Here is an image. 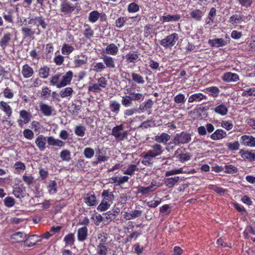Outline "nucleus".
Returning a JSON list of instances; mask_svg holds the SVG:
<instances>
[{
  "mask_svg": "<svg viewBox=\"0 0 255 255\" xmlns=\"http://www.w3.org/2000/svg\"><path fill=\"white\" fill-rule=\"evenodd\" d=\"M191 140L190 134L186 132L176 133L170 144L174 145L184 144L189 143Z\"/></svg>",
  "mask_w": 255,
  "mask_h": 255,
  "instance_id": "obj_1",
  "label": "nucleus"
},
{
  "mask_svg": "<svg viewBox=\"0 0 255 255\" xmlns=\"http://www.w3.org/2000/svg\"><path fill=\"white\" fill-rule=\"evenodd\" d=\"M178 38V35L176 33H173L161 40L160 44L165 48H170L175 44Z\"/></svg>",
  "mask_w": 255,
  "mask_h": 255,
  "instance_id": "obj_2",
  "label": "nucleus"
},
{
  "mask_svg": "<svg viewBox=\"0 0 255 255\" xmlns=\"http://www.w3.org/2000/svg\"><path fill=\"white\" fill-rule=\"evenodd\" d=\"M128 134L127 130H124V126L122 124L117 126L112 129V134L119 140H123L127 138Z\"/></svg>",
  "mask_w": 255,
  "mask_h": 255,
  "instance_id": "obj_3",
  "label": "nucleus"
},
{
  "mask_svg": "<svg viewBox=\"0 0 255 255\" xmlns=\"http://www.w3.org/2000/svg\"><path fill=\"white\" fill-rule=\"evenodd\" d=\"M75 7L67 1H64L60 5V10L64 15H69L75 10Z\"/></svg>",
  "mask_w": 255,
  "mask_h": 255,
  "instance_id": "obj_4",
  "label": "nucleus"
},
{
  "mask_svg": "<svg viewBox=\"0 0 255 255\" xmlns=\"http://www.w3.org/2000/svg\"><path fill=\"white\" fill-rule=\"evenodd\" d=\"M73 77V73L71 71H69L66 74L63 76V78L59 84L57 85V88H60L69 84Z\"/></svg>",
  "mask_w": 255,
  "mask_h": 255,
  "instance_id": "obj_5",
  "label": "nucleus"
},
{
  "mask_svg": "<svg viewBox=\"0 0 255 255\" xmlns=\"http://www.w3.org/2000/svg\"><path fill=\"white\" fill-rule=\"evenodd\" d=\"M39 108L41 113L46 117L50 116L54 110L51 106L43 102H41L39 104Z\"/></svg>",
  "mask_w": 255,
  "mask_h": 255,
  "instance_id": "obj_6",
  "label": "nucleus"
},
{
  "mask_svg": "<svg viewBox=\"0 0 255 255\" xmlns=\"http://www.w3.org/2000/svg\"><path fill=\"white\" fill-rule=\"evenodd\" d=\"M35 237L38 238V236L36 235L28 236L23 232H17V243L24 242V243H25L28 240H32V238Z\"/></svg>",
  "mask_w": 255,
  "mask_h": 255,
  "instance_id": "obj_7",
  "label": "nucleus"
},
{
  "mask_svg": "<svg viewBox=\"0 0 255 255\" xmlns=\"http://www.w3.org/2000/svg\"><path fill=\"white\" fill-rule=\"evenodd\" d=\"M46 141V137L41 134L36 138L35 142L40 151H44L45 149Z\"/></svg>",
  "mask_w": 255,
  "mask_h": 255,
  "instance_id": "obj_8",
  "label": "nucleus"
},
{
  "mask_svg": "<svg viewBox=\"0 0 255 255\" xmlns=\"http://www.w3.org/2000/svg\"><path fill=\"white\" fill-rule=\"evenodd\" d=\"M222 79L226 82H237L239 80V77L237 74L227 72L224 74Z\"/></svg>",
  "mask_w": 255,
  "mask_h": 255,
  "instance_id": "obj_9",
  "label": "nucleus"
},
{
  "mask_svg": "<svg viewBox=\"0 0 255 255\" xmlns=\"http://www.w3.org/2000/svg\"><path fill=\"white\" fill-rule=\"evenodd\" d=\"M88 236V229L86 227L79 228L77 231V238L80 242H83L86 240Z\"/></svg>",
  "mask_w": 255,
  "mask_h": 255,
  "instance_id": "obj_10",
  "label": "nucleus"
},
{
  "mask_svg": "<svg viewBox=\"0 0 255 255\" xmlns=\"http://www.w3.org/2000/svg\"><path fill=\"white\" fill-rule=\"evenodd\" d=\"M47 142L49 146H55L60 147H63L65 144L64 142L60 139H55L53 136L47 137Z\"/></svg>",
  "mask_w": 255,
  "mask_h": 255,
  "instance_id": "obj_11",
  "label": "nucleus"
},
{
  "mask_svg": "<svg viewBox=\"0 0 255 255\" xmlns=\"http://www.w3.org/2000/svg\"><path fill=\"white\" fill-rule=\"evenodd\" d=\"M118 51L119 48L118 46L114 43H111L106 47L103 53L106 54L116 55L118 53Z\"/></svg>",
  "mask_w": 255,
  "mask_h": 255,
  "instance_id": "obj_12",
  "label": "nucleus"
},
{
  "mask_svg": "<svg viewBox=\"0 0 255 255\" xmlns=\"http://www.w3.org/2000/svg\"><path fill=\"white\" fill-rule=\"evenodd\" d=\"M242 144L249 146H255V137L249 135H243L241 137Z\"/></svg>",
  "mask_w": 255,
  "mask_h": 255,
  "instance_id": "obj_13",
  "label": "nucleus"
},
{
  "mask_svg": "<svg viewBox=\"0 0 255 255\" xmlns=\"http://www.w3.org/2000/svg\"><path fill=\"white\" fill-rule=\"evenodd\" d=\"M208 43L212 47H219L225 46L227 43V42L222 38L210 39L209 40Z\"/></svg>",
  "mask_w": 255,
  "mask_h": 255,
  "instance_id": "obj_14",
  "label": "nucleus"
},
{
  "mask_svg": "<svg viewBox=\"0 0 255 255\" xmlns=\"http://www.w3.org/2000/svg\"><path fill=\"white\" fill-rule=\"evenodd\" d=\"M181 18V16L179 14L171 15L168 14L167 15H164L161 17L160 20L162 23L167 22L169 21H177Z\"/></svg>",
  "mask_w": 255,
  "mask_h": 255,
  "instance_id": "obj_15",
  "label": "nucleus"
},
{
  "mask_svg": "<svg viewBox=\"0 0 255 255\" xmlns=\"http://www.w3.org/2000/svg\"><path fill=\"white\" fill-rule=\"evenodd\" d=\"M227 135L226 132L223 129H218L211 135V138L216 140L223 138Z\"/></svg>",
  "mask_w": 255,
  "mask_h": 255,
  "instance_id": "obj_16",
  "label": "nucleus"
},
{
  "mask_svg": "<svg viewBox=\"0 0 255 255\" xmlns=\"http://www.w3.org/2000/svg\"><path fill=\"white\" fill-rule=\"evenodd\" d=\"M84 202L88 206H93L97 204L96 198L94 194H87L84 198Z\"/></svg>",
  "mask_w": 255,
  "mask_h": 255,
  "instance_id": "obj_17",
  "label": "nucleus"
},
{
  "mask_svg": "<svg viewBox=\"0 0 255 255\" xmlns=\"http://www.w3.org/2000/svg\"><path fill=\"white\" fill-rule=\"evenodd\" d=\"M20 116L23 120H20L18 121L19 126L22 127L23 124H26L29 122L30 115L25 111L23 110L20 112Z\"/></svg>",
  "mask_w": 255,
  "mask_h": 255,
  "instance_id": "obj_18",
  "label": "nucleus"
},
{
  "mask_svg": "<svg viewBox=\"0 0 255 255\" xmlns=\"http://www.w3.org/2000/svg\"><path fill=\"white\" fill-rule=\"evenodd\" d=\"M102 196L103 197V200H104V202H107L111 204L113 203L114 196L112 192L107 190H104L103 191Z\"/></svg>",
  "mask_w": 255,
  "mask_h": 255,
  "instance_id": "obj_19",
  "label": "nucleus"
},
{
  "mask_svg": "<svg viewBox=\"0 0 255 255\" xmlns=\"http://www.w3.org/2000/svg\"><path fill=\"white\" fill-rule=\"evenodd\" d=\"M119 212L120 210L118 209L117 210L110 211L104 214V218L107 222H110L115 219Z\"/></svg>",
  "mask_w": 255,
  "mask_h": 255,
  "instance_id": "obj_20",
  "label": "nucleus"
},
{
  "mask_svg": "<svg viewBox=\"0 0 255 255\" xmlns=\"http://www.w3.org/2000/svg\"><path fill=\"white\" fill-rule=\"evenodd\" d=\"M153 148L152 150H149L147 151L150 154H151L154 157L160 155L162 152V147L161 145L158 144H155L152 146Z\"/></svg>",
  "mask_w": 255,
  "mask_h": 255,
  "instance_id": "obj_21",
  "label": "nucleus"
},
{
  "mask_svg": "<svg viewBox=\"0 0 255 255\" xmlns=\"http://www.w3.org/2000/svg\"><path fill=\"white\" fill-rule=\"evenodd\" d=\"M180 149H178L174 153V156L177 157L181 162H184L190 159V156L188 153H182L180 152Z\"/></svg>",
  "mask_w": 255,
  "mask_h": 255,
  "instance_id": "obj_22",
  "label": "nucleus"
},
{
  "mask_svg": "<svg viewBox=\"0 0 255 255\" xmlns=\"http://www.w3.org/2000/svg\"><path fill=\"white\" fill-rule=\"evenodd\" d=\"M179 179L178 176L166 178L164 180V184L168 188H172L177 183Z\"/></svg>",
  "mask_w": 255,
  "mask_h": 255,
  "instance_id": "obj_23",
  "label": "nucleus"
},
{
  "mask_svg": "<svg viewBox=\"0 0 255 255\" xmlns=\"http://www.w3.org/2000/svg\"><path fill=\"white\" fill-rule=\"evenodd\" d=\"M21 73L24 77L29 78L33 75V70L31 67L25 64L22 67Z\"/></svg>",
  "mask_w": 255,
  "mask_h": 255,
  "instance_id": "obj_24",
  "label": "nucleus"
},
{
  "mask_svg": "<svg viewBox=\"0 0 255 255\" xmlns=\"http://www.w3.org/2000/svg\"><path fill=\"white\" fill-rule=\"evenodd\" d=\"M170 138V136L169 134L163 132L159 135L155 136L154 139L157 142L164 143L169 140Z\"/></svg>",
  "mask_w": 255,
  "mask_h": 255,
  "instance_id": "obj_25",
  "label": "nucleus"
},
{
  "mask_svg": "<svg viewBox=\"0 0 255 255\" xmlns=\"http://www.w3.org/2000/svg\"><path fill=\"white\" fill-rule=\"evenodd\" d=\"M103 60L107 67L112 69L115 67L114 59L112 57L105 55L104 56Z\"/></svg>",
  "mask_w": 255,
  "mask_h": 255,
  "instance_id": "obj_26",
  "label": "nucleus"
},
{
  "mask_svg": "<svg viewBox=\"0 0 255 255\" xmlns=\"http://www.w3.org/2000/svg\"><path fill=\"white\" fill-rule=\"evenodd\" d=\"M154 157L150 154L148 151L143 156V159L141 163L145 166H148L153 163L152 159Z\"/></svg>",
  "mask_w": 255,
  "mask_h": 255,
  "instance_id": "obj_27",
  "label": "nucleus"
},
{
  "mask_svg": "<svg viewBox=\"0 0 255 255\" xmlns=\"http://www.w3.org/2000/svg\"><path fill=\"white\" fill-rule=\"evenodd\" d=\"M214 110L216 113L221 116H225L228 113L227 108L225 105L223 104H221L217 106L215 108Z\"/></svg>",
  "mask_w": 255,
  "mask_h": 255,
  "instance_id": "obj_28",
  "label": "nucleus"
},
{
  "mask_svg": "<svg viewBox=\"0 0 255 255\" xmlns=\"http://www.w3.org/2000/svg\"><path fill=\"white\" fill-rule=\"evenodd\" d=\"M87 63V57L85 55L82 56V59H79V56L75 58L74 60V63L76 67H79L86 64Z\"/></svg>",
  "mask_w": 255,
  "mask_h": 255,
  "instance_id": "obj_29",
  "label": "nucleus"
},
{
  "mask_svg": "<svg viewBox=\"0 0 255 255\" xmlns=\"http://www.w3.org/2000/svg\"><path fill=\"white\" fill-rule=\"evenodd\" d=\"M205 98V96L201 93L194 94L191 95L188 99V102H199Z\"/></svg>",
  "mask_w": 255,
  "mask_h": 255,
  "instance_id": "obj_30",
  "label": "nucleus"
},
{
  "mask_svg": "<svg viewBox=\"0 0 255 255\" xmlns=\"http://www.w3.org/2000/svg\"><path fill=\"white\" fill-rule=\"evenodd\" d=\"M64 241L65 243L66 246H72L74 244L75 237L73 233H69L64 238Z\"/></svg>",
  "mask_w": 255,
  "mask_h": 255,
  "instance_id": "obj_31",
  "label": "nucleus"
},
{
  "mask_svg": "<svg viewBox=\"0 0 255 255\" xmlns=\"http://www.w3.org/2000/svg\"><path fill=\"white\" fill-rule=\"evenodd\" d=\"M100 13L97 10H94L90 12L88 20L92 23L96 22L100 18Z\"/></svg>",
  "mask_w": 255,
  "mask_h": 255,
  "instance_id": "obj_32",
  "label": "nucleus"
},
{
  "mask_svg": "<svg viewBox=\"0 0 255 255\" xmlns=\"http://www.w3.org/2000/svg\"><path fill=\"white\" fill-rule=\"evenodd\" d=\"M108 249V247L106 245L98 244L97 247L98 255H107Z\"/></svg>",
  "mask_w": 255,
  "mask_h": 255,
  "instance_id": "obj_33",
  "label": "nucleus"
},
{
  "mask_svg": "<svg viewBox=\"0 0 255 255\" xmlns=\"http://www.w3.org/2000/svg\"><path fill=\"white\" fill-rule=\"evenodd\" d=\"M60 157L63 161H69L71 159L70 152L67 149L62 150L60 153Z\"/></svg>",
  "mask_w": 255,
  "mask_h": 255,
  "instance_id": "obj_34",
  "label": "nucleus"
},
{
  "mask_svg": "<svg viewBox=\"0 0 255 255\" xmlns=\"http://www.w3.org/2000/svg\"><path fill=\"white\" fill-rule=\"evenodd\" d=\"M191 17L199 21L203 15V12L199 9H194L190 13Z\"/></svg>",
  "mask_w": 255,
  "mask_h": 255,
  "instance_id": "obj_35",
  "label": "nucleus"
},
{
  "mask_svg": "<svg viewBox=\"0 0 255 255\" xmlns=\"http://www.w3.org/2000/svg\"><path fill=\"white\" fill-rule=\"evenodd\" d=\"M0 109L5 112L6 115L8 116H10L11 114V110L9 106L5 102L3 101L0 103Z\"/></svg>",
  "mask_w": 255,
  "mask_h": 255,
  "instance_id": "obj_36",
  "label": "nucleus"
},
{
  "mask_svg": "<svg viewBox=\"0 0 255 255\" xmlns=\"http://www.w3.org/2000/svg\"><path fill=\"white\" fill-rule=\"evenodd\" d=\"M73 92V89L70 87H67L60 91L59 95L62 98L70 96Z\"/></svg>",
  "mask_w": 255,
  "mask_h": 255,
  "instance_id": "obj_37",
  "label": "nucleus"
},
{
  "mask_svg": "<svg viewBox=\"0 0 255 255\" xmlns=\"http://www.w3.org/2000/svg\"><path fill=\"white\" fill-rule=\"evenodd\" d=\"M50 69L47 66L41 67L39 70V75L42 78H46L49 73Z\"/></svg>",
  "mask_w": 255,
  "mask_h": 255,
  "instance_id": "obj_38",
  "label": "nucleus"
},
{
  "mask_svg": "<svg viewBox=\"0 0 255 255\" xmlns=\"http://www.w3.org/2000/svg\"><path fill=\"white\" fill-rule=\"evenodd\" d=\"M223 170L229 174H234L238 171V168L232 164L225 165Z\"/></svg>",
  "mask_w": 255,
  "mask_h": 255,
  "instance_id": "obj_39",
  "label": "nucleus"
},
{
  "mask_svg": "<svg viewBox=\"0 0 255 255\" xmlns=\"http://www.w3.org/2000/svg\"><path fill=\"white\" fill-rule=\"evenodd\" d=\"M131 77L132 80L138 84H143L144 83L143 78L138 74L132 73L131 74Z\"/></svg>",
  "mask_w": 255,
  "mask_h": 255,
  "instance_id": "obj_40",
  "label": "nucleus"
},
{
  "mask_svg": "<svg viewBox=\"0 0 255 255\" xmlns=\"http://www.w3.org/2000/svg\"><path fill=\"white\" fill-rule=\"evenodd\" d=\"M153 103L150 99H148L146 102L142 103L139 106V109L142 111L146 110L147 109L151 108Z\"/></svg>",
  "mask_w": 255,
  "mask_h": 255,
  "instance_id": "obj_41",
  "label": "nucleus"
},
{
  "mask_svg": "<svg viewBox=\"0 0 255 255\" xmlns=\"http://www.w3.org/2000/svg\"><path fill=\"white\" fill-rule=\"evenodd\" d=\"M74 49V48L70 45L64 44L61 48V51L64 55H69L73 52Z\"/></svg>",
  "mask_w": 255,
  "mask_h": 255,
  "instance_id": "obj_42",
  "label": "nucleus"
},
{
  "mask_svg": "<svg viewBox=\"0 0 255 255\" xmlns=\"http://www.w3.org/2000/svg\"><path fill=\"white\" fill-rule=\"evenodd\" d=\"M94 150L91 147H86L83 152L85 157L87 158L90 159L94 155Z\"/></svg>",
  "mask_w": 255,
  "mask_h": 255,
  "instance_id": "obj_43",
  "label": "nucleus"
},
{
  "mask_svg": "<svg viewBox=\"0 0 255 255\" xmlns=\"http://www.w3.org/2000/svg\"><path fill=\"white\" fill-rule=\"evenodd\" d=\"M126 59L130 63H135L138 58V55L135 53H128L126 56Z\"/></svg>",
  "mask_w": 255,
  "mask_h": 255,
  "instance_id": "obj_44",
  "label": "nucleus"
},
{
  "mask_svg": "<svg viewBox=\"0 0 255 255\" xmlns=\"http://www.w3.org/2000/svg\"><path fill=\"white\" fill-rule=\"evenodd\" d=\"M242 157L250 161H255V153L251 151H245L242 154Z\"/></svg>",
  "mask_w": 255,
  "mask_h": 255,
  "instance_id": "obj_45",
  "label": "nucleus"
},
{
  "mask_svg": "<svg viewBox=\"0 0 255 255\" xmlns=\"http://www.w3.org/2000/svg\"><path fill=\"white\" fill-rule=\"evenodd\" d=\"M51 91L47 87L42 88L41 93V97L43 100L47 99L50 96Z\"/></svg>",
  "mask_w": 255,
  "mask_h": 255,
  "instance_id": "obj_46",
  "label": "nucleus"
},
{
  "mask_svg": "<svg viewBox=\"0 0 255 255\" xmlns=\"http://www.w3.org/2000/svg\"><path fill=\"white\" fill-rule=\"evenodd\" d=\"M110 108L113 112L118 114L121 107L120 104L116 101H112L110 105Z\"/></svg>",
  "mask_w": 255,
  "mask_h": 255,
  "instance_id": "obj_47",
  "label": "nucleus"
},
{
  "mask_svg": "<svg viewBox=\"0 0 255 255\" xmlns=\"http://www.w3.org/2000/svg\"><path fill=\"white\" fill-rule=\"evenodd\" d=\"M86 128L84 126H77L76 127L74 132L76 135L79 136H83L85 134Z\"/></svg>",
  "mask_w": 255,
  "mask_h": 255,
  "instance_id": "obj_48",
  "label": "nucleus"
},
{
  "mask_svg": "<svg viewBox=\"0 0 255 255\" xmlns=\"http://www.w3.org/2000/svg\"><path fill=\"white\" fill-rule=\"evenodd\" d=\"M210 94L213 97H217L220 93V90L217 87H211L206 89Z\"/></svg>",
  "mask_w": 255,
  "mask_h": 255,
  "instance_id": "obj_49",
  "label": "nucleus"
},
{
  "mask_svg": "<svg viewBox=\"0 0 255 255\" xmlns=\"http://www.w3.org/2000/svg\"><path fill=\"white\" fill-rule=\"evenodd\" d=\"M10 40V35L9 33L5 34L0 41V45L2 47H5Z\"/></svg>",
  "mask_w": 255,
  "mask_h": 255,
  "instance_id": "obj_50",
  "label": "nucleus"
},
{
  "mask_svg": "<svg viewBox=\"0 0 255 255\" xmlns=\"http://www.w3.org/2000/svg\"><path fill=\"white\" fill-rule=\"evenodd\" d=\"M98 240L99 241V244L106 245V242L108 240L107 234L103 233L98 234Z\"/></svg>",
  "mask_w": 255,
  "mask_h": 255,
  "instance_id": "obj_51",
  "label": "nucleus"
},
{
  "mask_svg": "<svg viewBox=\"0 0 255 255\" xmlns=\"http://www.w3.org/2000/svg\"><path fill=\"white\" fill-rule=\"evenodd\" d=\"M110 205L111 204L110 203L104 202V200H103L100 204L98 206L97 209L98 210L104 211L109 209Z\"/></svg>",
  "mask_w": 255,
  "mask_h": 255,
  "instance_id": "obj_52",
  "label": "nucleus"
},
{
  "mask_svg": "<svg viewBox=\"0 0 255 255\" xmlns=\"http://www.w3.org/2000/svg\"><path fill=\"white\" fill-rule=\"evenodd\" d=\"M131 99L134 101H140L142 100L144 98V96L141 93H132L130 94Z\"/></svg>",
  "mask_w": 255,
  "mask_h": 255,
  "instance_id": "obj_53",
  "label": "nucleus"
},
{
  "mask_svg": "<svg viewBox=\"0 0 255 255\" xmlns=\"http://www.w3.org/2000/svg\"><path fill=\"white\" fill-rule=\"evenodd\" d=\"M136 169V166L135 165L131 164L128 168L124 171V174L128 175H132L133 174L135 170Z\"/></svg>",
  "mask_w": 255,
  "mask_h": 255,
  "instance_id": "obj_54",
  "label": "nucleus"
},
{
  "mask_svg": "<svg viewBox=\"0 0 255 255\" xmlns=\"http://www.w3.org/2000/svg\"><path fill=\"white\" fill-rule=\"evenodd\" d=\"M174 100L176 103L182 104L185 102L186 99L183 94H179L174 97Z\"/></svg>",
  "mask_w": 255,
  "mask_h": 255,
  "instance_id": "obj_55",
  "label": "nucleus"
},
{
  "mask_svg": "<svg viewBox=\"0 0 255 255\" xmlns=\"http://www.w3.org/2000/svg\"><path fill=\"white\" fill-rule=\"evenodd\" d=\"M127 20V17H120L116 21V25L117 27L121 28L125 24V22H126Z\"/></svg>",
  "mask_w": 255,
  "mask_h": 255,
  "instance_id": "obj_56",
  "label": "nucleus"
},
{
  "mask_svg": "<svg viewBox=\"0 0 255 255\" xmlns=\"http://www.w3.org/2000/svg\"><path fill=\"white\" fill-rule=\"evenodd\" d=\"M182 173H185V172H184L182 170V168H181L178 169H174L168 171L166 172L165 175L166 177H168L172 175L180 174Z\"/></svg>",
  "mask_w": 255,
  "mask_h": 255,
  "instance_id": "obj_57",
  "label": "nucleus"
},
{
  "mask_svg": "<svg viewBox=\"0 0 255 255\" xmlns=\"http://www.w3.org/2000/svg\"><path fill=\"white\" fill-rule=\"evenodd\" d=\"M229 149L232 150H237L239 148L240 144L238 141H235L233 143L228 142L226 144Z\"/></svg>",
  "mask_w": 255,
  "mask_h": 255,
  "instance_id": "obj_58",
  "label": "nucleus"
},
{
  "mask_svg": "<svg viewBox=\"0 0 255 255\" xmlns=\"http://www.w3.org/2000/svg\"><path fill=\"white\" fill-rule=\"evenodd\" d=\"M138 5L134 2H132L128 5V11L129 12H135L139 10Z\"/></svg>",
  "mask_w": 255,
  "mask_h": 255,
  "instance_id": "obj_59",
  "label": "nucleus"
},
{
  "mask_svg": "<svg viewBox=\"0 0 255 255\" xmlns=\"http://www.w3.org/2000/svg\"><path fill=\"white\" fill-rule=\"evenodd\" d=\"M24 136L27 139H32L34 137V133L29 129H25L23 132Z\"/></svg>",
  "mask_w": 255,
  "mask_h": 255,
  "instance_id": "obj_60",
  "label": "nucleus"
},
{
  "mask_svg": "<svg viewBox=\"0 0 255 255\" xmlns=\"http://www.w3.org/2000/svg\"><path fill=\"white\" fill-rule=\"evenodd\" d=\"M154 190L151 189V187H139L138 188V192L141 193L142 194H146L149 192L153 191Z\"/></svg>",
  "mask_w": 255,
  "mask_h": 255,
  "instance_id": "obj_61",
  "label": "nucleus"
},
{
  "mask_svg": "<svg viewBox=\"0 0 255 255\" xmlns=\"http://www.w3.org/2000/svg\"><path fill=\"white\" fill-rule=\"evenodd\" d=\"M48 191L50 194H54L57 191L56 183L55 181H52V182L49 185Z\"/></svg>",
  "mask_w": 255,
  "mask_h": 255,
  "instance_id": "obj_62",
  "label": "nucleus"
},
{
  "mask_svg": "<svg viewBox=\"0 0 255 255\" xmlns=\"http://www.w3.org/2000/svg\"><path fill=\"white\" fill-rule=\"evenodd\" d=\"M242 95L246 97L255 96V89L250 88L246 90H244Z\"/></svg>",
  "mask_w": 255,
  "mask_h": 255,
  "instance_id": "obj_63",
  "label": "nucleus"
},
{
  "mask_svg": "<svg viewBox=\"0 0 255 255\" xmlns=\"http://www.w3.org/2000/svg\"><path fill=\"white\" fill-rule=\"evenodd\" d=\"M242 19V16L240 15H233L230 18V21L233 23H239L241 20Z\"/></svg>",
  "mask_w": 255,
  "mask_h": 255,
  "instance_id": "obj_64",
  "label": "nucleus"
}]
</instances>
